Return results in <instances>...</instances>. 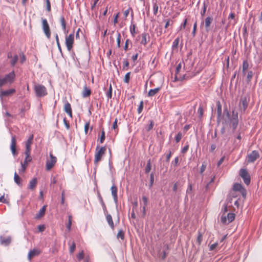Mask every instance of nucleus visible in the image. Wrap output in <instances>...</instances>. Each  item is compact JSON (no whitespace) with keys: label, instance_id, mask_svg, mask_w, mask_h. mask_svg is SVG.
Returning <instances> with one entry per match:
<instances>
[{"label":"nucleus","instance_id":"nucleus-25","mask_svg":"<svg viewBox=\"0 0 262 262\" xmlns=\"http://www.w3.org/2000/svg\"><path fill=\"white\" fill-rule=\"evenodd\" d=\"M14 181L18 186L20 187L22 186L21 179L16 172L14 173Z\"/></svg>","mask_w":262,"mask_h":262},{"label":"nucleus","instance_id":"nucleus-61","mask_svg":"<svg viewBox=\"0 0 262 262\" xmlns=\"http://www.w3.org/2000/svg\"><path fill=\"white\" fill-rule=\"evenodd\" d=\"M105 140V132L103 130L101 133V136L100 138V143H102Z\"/></svg>","mask_w":262,"mask_h":262},{"label":"nucleus","instance_id":"nucleus-10","mask_svg":"<svg viewBox=\"0 0 262 262\" xmlns=\"http://www.w3.org/2000/svg\"><path fill=\"white\" fill-rule=\"evenodd\" d=\"M259 155L258 152L256 150H253L249 155H248L247 161L248 163H253L259 158Z\"/></svg>","mask_w":262,"mask_h":262},{"label":"nucleus","instance_id":"nucleus-9","mask_svg":"<svg viewBox=\"0 0 262 262\" xmlns=\"http://www.w3.org/2000/svg\"><path fill=\"white\" fill-rule=\"evenodd\" d=\"M42 29L45 32V35L46 36L50 38L51 36V32H50V29L49 26V24L48 23L47 20L45 18L42 19Z\"/></svg>","mask_w":262,"mask_h":262},{"label":"nucleus","instance_id":"nucleus-32","mask_svg":"<svg viewBox=\"0 0 262 262\" xmlns=\"http://www.w3.org/2000/svg\"><path fill=\"white\" fill-rule=\"evenodd\" d=\"M98 198H99V201L100 202V203L102 206L103 210L104 213L107 212V209H106V206H105L104 202L103 200V199L100 193L98 194Z\"/></svg>","mask_w":262,"mask_h":262},{"label":"nucleus","instance_id":"nucleus-12","mask_svg":"<svg viewBox=\"0 0 262 262\" xmlns=\"http://www.w3.org/2000/svg\"><path fill=\"white\" fill-rule=\"evenodd\" d=\"M249 99L247 98L246 96H242L241 98L240 103H242V106H241V110L242 111L244 112L246 110L249 103Z\"/></svg>","mask_w":262,"mask_h":262},{"label":"nucleus","instance_id":"nucleus-14","mask_svg":"<svg viewBox=\"0 0 262 262\" xmlns=\"http://www.w3.org/2000/svg\"><path fill=\"white\" fill-rule=\"evenodd\" d=\"M11 241L12 239L10 236H8L7 237L3 236H0V243L3 245H5L6 246L9 245L11 243Z\"/></svg>","mask_w":262,"mask_h":262},{"label":"nucleus","instance_id":"nucleus-51","mask_svg":"<svg viewBox=\"0 0 262 262\" xmlns=\"http://www.w3.org/2000/svg\"><path fill=\"white\" fill-rule=\"evenodd\" d=\"M142 201L143 202V206H145V207H146L148 204V198L146 196H142Z\"/></svg>","mask_w":262,"mask_h":262},{"label":"nucleus","instance_id":"nucleus-30","mask_svg":"<svg viewBox=\"0 0 262 262\" xmlns=\"http://www.w3.org/2000/svg\"><path fill=\"white\" fill-rule=\"evenodd\" d=\"M60 19L63 30L64 31L65 33H68V30H67L66 29V23L64 17L61 16Z\"/></svg>","mask_w":262,"mask_h":262},{"label":"nucleus","instance_id":"nucleus-34","mask_svg":"<svg viewBox=\"0 0 262 262\" xmlns=\"http://www.w3.org/2000/svg\"><path fill=\"white\" fill-rule=\"evenodd\" d=\"M253 75H254V72L252 71H249L248 72V74L247 75V78H246V81L248 83L251 81V80L253 76Z\"/></svg>","mask_w":262,"mask_h":262},{"label":"nucleus","instance_id":"nucleus-5","mask_svg":"<svg viewBox=\"0 0 262 262\" xmlns=\"http://www.w3.org/2000/svg\"><path fill=\"white\" fill-rule=\"evenodd\" d=\"M239 174L243 179L244 182L247 185H249L251 182L250 176L246 169L241 168Z\"/></svg>","mask_w":262,"mask_h":262},{"label":"nucleus","instance_id":"nucleus-20","mask_svg":"<svg viewBox=\"0 0 262 262\" xmlns=\"http://www.w3.org/2000/svg\"><path fill=\"white\" fill-rule=\"evenodd\" d=\"M91 90L88 88L86 84H85L83 87V90L82 92V96L83 98H86L90 96L91 94Z\"/></svg>","mask_w":262,"mask_h":262},{"label":"nucleus","instance_id":"nucleus-31","mask_svg":"<svg viewBox=\"0 0 262 262\" xmlns=\"http://www.w3.org/2000/svg\"><path fill=\"white\" fill-rule=\"evenodd\" d=\"M154 14L157 15L159 6L157 4V0H152Z\"/></svg>","mask_w":262,"mask_h":262},{"label":"nucleus","instance_id":"nucleus-40","mask_svg":"<svg viewBox=\"0 0 262 262\" xmlns=\"http://www.w3.org/2000/svg\"><path fill=\"white\" fill-rule=\"evenodd\" d=\"M76 248V244L74 242H73L71 245L69 249V253L70 254H72L75 251Z\"/></svg>","mask_w":262,"mask_h":262},{"label":"nucleus","instance_id":"nucleus-58","mask_svg":"<svg viewBox=\"0 0 262 262\" xmlns=\"http://www.w3.org/2000/svg\"><path fill=\"white\" fill-rule=\"evenodd\" d=\"M27 165H28V164H25V163L24 162H21V171L22 172H24L25 171Z\"/></svg>","mask_w":262,"mask_h":262},{"label":"nucleus","instance_id":"nucleus-7","mask_svg":"<svg viewBox=\"0 0 262 262\" xmlns=\"http://www.w3.org/2000/svg\"><path fill=\"white\" fill-rule=\"evenodd\" d=\"M50 159H48L46 161V168L47 170H50L57 162L56 158L51 152L50 153Z\"/></svg>","mask_w":262,"mask_h":262},{"label":"nucleus","instance_id":"nucleus-41","mask_svg":"<svg viewBox=\"0 0 262 262\" xmlns=\"http://www.w3.org/2000/svg\"><path fill=\"white\" fill-rule=\"evenodd\" d=\"M18 57L17 55H15L10 61V63L12 66H14L18 60Z\"/></svg>","mask_w":262,"mask_h":262},{"label":"nucleus","instance_id":"nucleus-1","mask_svg":"<svg viewBox=\"0 0 262 262\" xmlns=\"http://www.w3.org/2000/svg\"><path fill=\"white\" fill-rule=\"evenodd\" d=\"M224 112L227 118L229 120V121L230 122V127L232 128L233 132H234L238 124V113L234 111H232V117H230V114L228 111L227 107L224 108Z\"/></svg>","mask_w":262,"mask_h":262},{"label":"nucleus","instance_id":"nucleus-50","mask_svg":"<svg viewBox=\"0 0 262 262\" xmlns=\"http://www.w3.org/2000/svg\"><path fill=\"white\" fill-rule=\"evenodd\" d=\"M77 257L79 260H81L83 258V257H84L83 250H81V251L77 255Z\"/></svg>","mask_w":262,"mask_h":262},{"label":"nucleus","instance_id":"nucleus-60","mask_svg":"<svg viewBox=\"0 0 262 262\" xmlns=\"http://www.w3.org/2000/svg\"><path fill=\"white\" fill-rule=\"evenodd\" d=\"M90 122H87L84 125V132L85 134H88L89 128L90 127Z\"/></svg>","mask_w":262,"mask_h":262},{"label":"nucleus","instance_id":"nucleus-64","mask_svg":"<svg viewBox=\"0 0 262 262\" xmlns=\"http://www.w3.org/2000/svg\"><path fill=\"white\" fill-rule=\"evenodd\" d=\"M188 148H189V145L187 144V145H186L182 149V153L183 154H185L186 153L188 149Z\"/></svg>","mask_w":262,"mask_h":262},{"label":"nucleus","instance_id":"nucleus-52","mask_svg":"<svg viewBox=\"0 0 262 262\" xmlns=\"http://www.w3.org/2000/svg\"><path fill=\"white\" fill-rule=\"evenodd\" d=\"M202 241V234L199 232V234L196 239V242H198V244L200 245L201 244Z\"/></svg>","mask_w":262,"mask_h":262},{"label":"nucleus","instance_id":"nucleus-46","mask_svg":"<svg viewBox=\"0 0 262 262\" xmlns=\"http://www.w3.org/2000/svg\"><path fill=\"white\" fill-rule=\"evenodd\" d=\"M106 96L108 99H111L112 96V85H110L109 90L106 93Z\"/></svg>","mask_w":262,"mask_h":262},{"label":"nucleus","instance_id":"nucleus-8","mask_svg":"<svg viewBox=\"0 0 262 262\" xmlns=\"http://www.w3.org/2000/svg\"><path fill=\"white\" fill-rule=\"evenodd\" d=\"M74 33L70 34L66 38V45L68 51H71L73 48L74 43Z\"/></svg>","mask_w":262,"mask_h":262},{"label":"nucleus","instance_id":"nucleus-56","mask_svg":"<svg viewBox=\"0 0 262 262\" xmlns=\"http://www.w3.org/2000/svg\"><path fill=\"white\" fill-rule=\"evenodd\" d=\"M120 42H121V34L120 33H118V35H117V47L118 48L120 47Z\"/></svg>","mask_w":262,"mask_h":262},{"label":"nucleus","instance_id":"nucleus-35","mask_svg":"<svg viewBox=\"0 0 262 262\" xmlns=\"http://www.w3.org/2000/svg\"><path fill=\"white\" fill-rule=\"evenodd\" d=\"M72 221V216L71 215H69L68 216V223L67 225V228L69 231H70L71 229Z\"/></svg>","mask_w":262,"mask_h":262},{"label":"nucleus","instance_id":"nucleus-6","mask_svg":"<svg viewBox=\"0 0 262 262\" xmlns=\"http://www.w3.org/2000/svg\"><path fill=\"white\" fill-rule=\"evenodd\" d=\"M233 191L239 192L244 198L246 197L247 191L241 184L236 183L233 186Z\"/></svg>","mask_w":262,"mask_h":262},{"label":"nucleus","instance_id":"nucleus-24","mask_svg":"<svg viewBox=\"0 0 262 262\" xmlns=\"http://www.w3.org/2000/svg\"><path fill=\"white\" fill-rule=\"evenodd\" d=\"M192 186L191 183L188 184V188L186 190V195L185 198V200H188V195H191V198H192L193 196V194H192Z\"/></svg>","mask_w":262,"mask_h":262},{"label":"nucleus","instance_id":"nucleus-47","mask_svg":"<svg viewBox=\"0 0 262 262\" xmlns=\"http://www.w3.org/2000/svg\"><path fill=\"white\" fill-rule=\"evenodd\" d=\"M249 68V63L247 60H245L243 62L242 69L243 70H247Z\"/></svg>","mask_w":262,"mask_h":262},{"label":"nucleus","instance_id":"nucleus-48","mask_svg":"<svg viewBox=\"0 0 262 262\" xmlns=\"http://www.w3.org/2000/svg\"><path fill=\"white\" fill-rule=\"evenodd\" d=\"M182 134L181 132H179L175 137V140L176 143H178L181 140L182 138Z\"/></svg>","mask_w":262,"mask_h":262},{"label":"nucleus","instance_id":"nucleus-3","mask_svg":"<svg viewBox=\"0 0 262 262\" xmlns=\"http://www.w3.org/2000/svg\"><path fill=\"white\" fill-rule=\"evenodd\" d=\"M34 90L37 97H43L48 94L46 88L42 84L35 83L34 85Z\"/></svg>","mask_w":262,"mask_h":262},{"label":"nucleus","instance_id":"nucleus-54","mask_svg":"<svg viewBox=\"0 0 262 262\" xmlns=\"http://www.w3.org/2000/svg\"><path fill=\"white\" fill-rule=\"evenodd\" d=\"M223 126L222 127L221 133L222 134H224L225 133V126L227 125V121L225 120V121L223 122Z\"/></svg>","mask_w":262,"mask_h":262},{"label":"nucleus","instance_id":"nucleus-17","mask_svg":"<svg viewBox=\"0 0 262 262\" xmlns=\"http://www.w3.org/2000/svg\"><path fill=\"white\" fill-rule=\"evenodd\" d=\"M33 139V135H31L28 139L26 143V150L27 152L31 151V146Z\"/></svg>","mask_w":262,"mask_h":262},{"label":"nucleus","instance_id":"nucleus-53","mask_svg":"<svg viewBox=\"0 0 262 262\" xmlns=\"http://www.w3.org/2000/svg\"><path fill=\"white\" fill-rule=\"evenodd\" d=\"M143 109V101H141L138 108V112L140 114Z\"/></svg>","mask_w":262,"mask_h":262},{"label":"nucleus","instance_id":"nucleus-36","mask_svg":"<svg viewBox=\"0 0 262 262\" xmlns=\"http://www.w3.org/2000/svg\"><path fill=\"white\" fill-rule=\"evenodd\" d=\"M180 38L179 37H177L174 39V40L173 42L172 46V49L173 50L177 49L178 47V45L179 43Z\"/></svg>","mask_w":262,"mask_h":262},{"label":"nucleus","instance_id":"nucleus-37","mask_svg":"<svg viewBox=\"0 0 262 262\" xmlns=\"http://www.w3.org/2000/svg\"><path fill=\"white\" fill-rule=\"evenodd\" d=\"M151 169V163H150V160L149 159L148 161L146 166L145 168V172L146 173H149V171H150Z\"/></svg>","mask_w":262,"mask_h":262},{"label":"nucleus","instance_id":"nucleus-38","mask_svg":"<svg viewBox=\"0 0 262 262\" xmlns=\"http://www.w3.org/2000/svg\"><path fill=\"white\" fill-rule=\"evenodd\" d=\"M117 238H120L122 240H124V233L122 229L119 230V232L117 233Z\"/></svg>","mask_w":262,"mask_h":262},{"label":"nucleus","instance_id":"nucleus-27","mask_svg":"<svg viewBox=\"0 0 262 262\" xmlns=\"http://www.w3.org/2000/svg\"><path fill=\"white\" fill-rule=\"evenodd\" d=\"M161 88H157L154 89H151L149 90L148 93V96L149 97H152L155 96L156 94H157L159 91L160 90Z\"/></svg>","mask_w":262,"mask_h":262},{"label":"nucleus","instance_id":"nucleus-16","mask_svg":"<svg viewBox=\"0 0 262 262\" xmlns=\"http://www.w3.org/2000/svg\"><path fill=\"white\" fill-rule=\"evenodd\" d=\"M40 253V250L36 249L31 250L28 253V258L29 260H31L32 257H34L35 256L38 255Z\"/></svg>","mask_w":262,"mask_h":262},{"label":"nucleus","instance_id":"nucleus-42","mask_svg":"<svg viewBox=\"0 0 262 262\" xmlns=\"http://www.w3.org/2000/svg\"><path fill=\"white\" fill-rule=\"evenodd\" d=\"M130 32L132 35L134 37L136 32V25L134 24L130 26Z\"/></svg>","mask_w":262,"mask_h":262},{"label":"nucleus","instance_id":"nucleus-11","mask_svg":"<svg viewBox=\"0 0 262 262\" xmlns=\"http://www.w3.org/2000/svg\"><path fill=\"white\" fill-rule=\"evenodd\" d=\"M15 92L14 89H11L7 90L4 91L2 89H0V98L3 100L4 97H8L11 96Z\"/></svg>","mask_w":262,"mask_h":262},{"label":"nucleus","instance_id":"nucleus-43","mask_svg":"<svg viewBox=\"0 0 262 262\" xmlns=\"http://www.w3.org/2000/svg\"><path fill=\"white\" fill-rule=\"evenodd\" d=\"M154 125V122L153 120H150L149 121V124L146 127V130L147 132H149L150 131L151 129H152V128H153V126Z\"/></svg>","mask_w":262,"mask_h":262},{"label":"nucleus","instance_id":"nucleus-4","mask_svg":"<svg viewBox=\"0 0 262 262\" xmlns=\"http://www.w3.org/2000/svg\"><path fill=\"white\" fill-rule=\"evenodd\" d=\"M97 151L95 153L94 163L97 165L98 162L101 161L102 157L105 154L106 148L105 147H101L99 148V146H97L96 147Z\"/></svg>","mask_w":262,"mask_h":262},{"label":"nucleus","instance_id":"nucleus-55","mask_svg":"<svg viewBox=\"0 0 262 262\" xmlns=\"http://www.w3.org/2000/svg\"><path fill=\"white\" fill-rule=\"evenodd\" d=\"M199 117L201 118L203 115V108L202 106H200L198 109Z\"/></svg>","mask_w":262,"mask_h":262},{"label":"nucleus","instance_id":"nucleus-63","mask_svg":"<svg viewBox=\"0 0 262 262\" xmlns=\"http://www.w3.org/2000/svg\"><path fill=\"white\" fill-rule=\"evenodd\" d=\"M47 10L48 12L51 11V4L49 0H46Z\"/></svg>","mask_w":262,"mask_h":262},{"label":"nucleus","instance_id":"nucleus-39","mask_svg":"<svg viewBox=\"0 0 262 262\" xmlns=\"http://www.w3.org/2000/svg\"><path fill=\"white\" fill-rule=\"evenodd\" d=\"M221 222L224 225H228L229 223H228V220L227 215L225 214H223L221 217Z\"/></svg>","mask_w":262,"mask_h":262},{"label":"nucleus","instance_id":"nucleus-15","mask_svg":"<svg viewBox=\"0 0 262 262\" xmlns=\"http://www.w3.org/2000/svg\"><path fill=\"white\" fill-rule=\"evenodd\" d=\"M111 189L114 202L117 204L118 203L117 187L114 184Z\"/></svg>","mask_w":262,"mask_h":262},{"label":"nucleus","instance_id":"nucleus-28","mask_svg":"<svg viewBox=\"0 0 262 262\" xmlns=\"http://www.w3.org/2000/svg\"><path fill=\"white\" fill-rule=\"evenodd\" d=\"M216 105H217V119L219 120L222 116V105L219 101L217 102Z\"/></svg>","mask_w":262,"mask_h":262},{"label":"nucleus","instance_id":"nucleus-23","mask_svg":"<svg viewBox=\"0 0 262 262\" xmlns=\"http://www.w3.org/2000/svg\"><path fill=\"white\" fill-rule=\"evenodd\" d=\"M46 207H47L46 205L43 206V207L39 211L38 213L36 214V216H35L36 219H39L40 217H42L45 215L46 210Z\"/></svg>","mask_w":262,"mask_h":262},{"label":"nucleus","instance_id":"nucleus-13","mask_svg":"<svg viewBox=\"0 0 262 262\" xmlns=\"http://www.w3.org/2000/svg\"><path fill=\"white\" fill-rule=\"evenodd\" d=\"M16 137L15 136H13L11 138L10 148H11L12 153L14 156H15L17 155V152H16Z\"/></svg>","mask_w":262,"mask_h":262},{"label":"nucleus","instance_id":"nucleus-22","mask_svg":"<svg viewBox=\"0 0 262 262\" xmlns=\"http://www.w3.org/2000/svg\"><path fill=\"white\" fill-rule=\"evenodd\" d=\"M37 184V180L36 178H34L30 181L28 188L30 190H33L35 189Z\"/></svg>","mask_w":262,"mask_h":262},{"label":"nucleus","instance_id":"nucleus-19","mask_svg":"<svg viewBox=\"0 0 262 262\" xmlns=\"http://www.w3.org/2000/svg\"><path fill=\"white\" fill-rule=\"evenodd\" d=\"M142 40L141 41V43L145 46L147 42L149 41V36L148 33L146 32H144L142 34Z\"/></svg>","mask_w":262,"mask_h":262},{"label":"nucleus","instance_id":"nucleus-33","mask_svg":"<svg viewBox=\"0 0 262 262\" xmlns=\"http://www.w3.org/2000/svg\"><path fill=\"white\" fill-rule=\"evenodd\" d=\"M228 223H230L232 222L235 219V214L233 213H228L227 214Z\"/></svg>","mask_w":262,"mask_h":262},{"label":"nucleus","instance_id":"nucleus-57","mask_svg":"<svg viewBox=\"0 0 262 262\" xmlns=\"http://www.w3.org/2000/svg\"><path fill=\"white\" fill-rule=\"evenodd\" d=\"M217 246H218V243H215L210 245V246H209V250L210 251L214 250L216 248V247Z\"/></svg>","mask_w":262,"mask_h":262},{"label":"nucleus","instance_id":"nucleus-26","mask_svg":"<svg viewBox=\"0 0 262 262\" xmlns=\"http://www.w3.org/2000/svg\"><path fill=\"white\" fill-rule=\"evenodd\" d=\"M106 219L112 229L114 230L115 226L111 215L107 214L106 216Z\"/></svg>","mask_w":262,"mask_h":262},{"label":"nucleus","instance_id":"nucleus-45","mask_svg":"<svg viewBox=\"0 0 262 262\" xmlns=\"http://www.w3.org/2000/svg\"><path fill=\"white\" fill-rule=\"evenodd\" d=\"M207 6H208L207 4H206V2H204L203 3V11L201 12V15L202 16H204L205 15L206 11V9H207Z\"/></svg>","mask_w":262,"mask_h":262},{"label":"nucleus","instance_id":"nucleus-49","mask_svg":"<svg viewBox=\"0 0 262 262\" xmlns=\"http://www.w3.org/2000/svg\"><path fill=\"white\" fill-rule=\"evenodd\" d=\"M130 72H128L125 74V77L124 79V82L125 83H127L129 82V79H130Z\"/></svg>","mask_w":262,"mask_h":262},{"label":"nucleus","instance_id":"nucleus-44","mask_svg":"<svg viewBox=\"0 0 262 262\" xmlns=\"http://www.w3.org/2000/svg\"><path fill=\"white\" fill-rule=\"evenodd\" d=\"M154 182V174L151 172L150 174V182L149 184V187L150 188L152 187Z\"/></svg>","mask_w":262,"mask_h":262},{"label":"nucleus","instance_id":"nucleus-29","mask_svg":"<svg viewBox=\"0 0 262 262\" xmlns=\"http://www.w3.org/2000/svg\"><path fill=\"white\" fill-rule=\"evenodd\" d=\"M31 151L27 152V151L25 152V154L26 155V158L24 160V162L25 164H28V163L32 161V157L30 156Z\"/></svg>","mask_w":262,"mask_h":262},{"label":"nucleus","instance_id":"nucleus-18","mask_svg":"<svg viewBox=\"0 0 262 262\" xmlns=\"http://www.w3.org/2000/svg\"><path fill=\"white\" fill-rule=\"evenodd\" d=\"M64 111L69 115L70 117H72V111L70 103L67 101L66 102L64 106Z\"/></svg>","mask_w":262,"mask_h":262},{"label":"nucleus","instance_id":"nucleus-2","mask_svg":"<svg viewBox=\"0 0 262 262\" xmlns=\"http://www.w3.org/2000/svg\"><path fill=\"white\" fill-rule=\"evenodd\" d=\"M15 77V74L14 71H12L6 75L4 78H0V88L7 83L11 84L13 83Z\"/></svg>","mask_w":262,"mask_h":262},{"label":"nucleus","instance_id":"nucleus-62","mask_svg":"<svg viewBox=\"0 0 262 262\" xmlns=\"http://www.w3.org/2000/svg\"><path fill=\"white\" fill-rule=\"evenodd\" d=\"M196 27H197V23H196V21H195L193 25V31L192 32V34L193 35V36H194L195 35Z\"/></svg>","mask_w":262,"mask_h":262},{"label":"nucleus","instance_id":"nucleus-21","mask_svg":"<svg viewBox=\"0 0 262 262\" xmlns=\"http://www.w3.org/2000/svg\"><path fill=\"white\" fill-rule=\"evenodd\" d=\"M213 21V18L212 17L208 16L205 18V26L206 31L208 32L210 29V26Z\"/></svg>","mask_w":262,"mask_h":262},{"label":"nucleus","instance_id":"nucleus-59","mask_svg":"<svg viewBox=\"0 0 262 262\" xmlns=\"http://www.w3.org/2000/svg\"><path fill=\"white\" fill-rule=\"evenodd\" d=\"M129 43H131L130 40L129 39H126L124 47V50L127 51L128 50V44Z\"/></svg>","mask_w":262,"mask_h":262}]
</instances>
